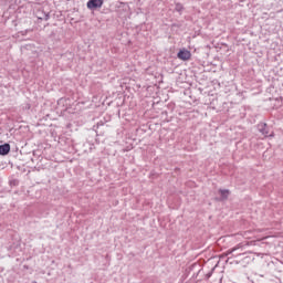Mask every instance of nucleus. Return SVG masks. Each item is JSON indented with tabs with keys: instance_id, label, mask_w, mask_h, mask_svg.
I'll return each mask as SVG.
<instances>
[{
	"instance_id": "f257e3e1",
	"label": "nucleus",
	"mask_w": 283,
	"mask_h": 283,
	"mask_svg": "<svg viewBox=\"0 0 283 283\" xmlns=\"http://www.w3.org/2000/svg\"><path fill=\"white\" fill-rule=\"evenodd\" d=\"M177 59H179L180 61H191V51L187 49L179 50V52L177 53Z\"/></svg>"
},
{
	"instance_id": "f03ea898",
	"label": "nucleus",
	"mask_w": 283,
	"mask_h": 283,
	"mask_svg": "<svg viewBox=\"0 0 283 283\" xmlns=\"http://www.w3.org/2000/svg\"><path fill=\"white\" fill-rule=\"evenodd\" d=\"M103 0H88L86 6L88 8V10H94L96 8H103Z\"/></svg>"
},
{
	"instance_id": "7ed1b4c3",
	"label": "nucleus",
	"mask_w": 283,
	"mask_h": 283,
	"mask_svg": "<svg viewBox=\"0 0 283 283\" xmlns=\"http://www.w3.org/2000/svg\"><path fill=\"white\" fill-rule=\"evenodd\" d=\"M10 154V144L0 145V156H8Z\"/></svg>"
},
{
	"instance_id": "20e7f679",
	"label": "nucleus",
	"mask_w": 283,
	"mask_h": 283,
	"mask_svg": "<svg viewBox=\"0 0 283 283\" xmlns=\"http://www.w3.org/2000/svg\"><path fill=\"white\" fill-rule=\"evenodd\" d=\"M262 134H263V136H265L266 138H269V136H272V134L271 133H269V127H266V124H263L262 126Z\"/></svg>"
},
{
	"instance_id": "39448f33",
	"label": "nucleus",
	"mask_w": 283,
	"mask_h": 283,
	"mask_svg": "<svg viewBox=\"0 0 283 283\" xmlns=\"http://www.w3.org/2000/svg\"><path fill=\"white\" fill-rule=\"evenodd\" d=\"M219 193L222 200H227V198H229V190H220Z\"/></svg>"
},
{
	"instance_id": "423d86ee",
	"label": "nucleus",
	"mask_w": 283,
	"mask_h": 283,
	"mask_svg": "<svg viewBox=\"0 0 283 283\" xmlns=\"http://www.w3.org/2000/svg\"><path fill=\"white\" fill-rule=\"evenodd\" d=\"M238 249H240V245H238L237 248H232L231 250H228L226 255H231V253H235V251H238Z\"/></svg>"
},
{
	"instance_id": "0eeeda50",
	"label": "nucleus",
	"mask_w": 283,
	"mask_h": 283,
	"mask_svg": "<svg viewBox=\"0 0 283 283\" xmlns=\"http://www.w3.org/2000/svg\"><path fill=\"white\" fill-rule=\"evenodd\" d=\"M245 238H250V237L245 234Z\"/></svg>"
}]
</instances>
